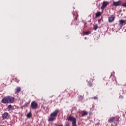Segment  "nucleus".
Returning <instances> with one entry per match:
<instances>
[{"label":"nucleus","mask_w":126,"mask_h":126,"mask_svg":"<svg viewBox=\"0 0 126 126\" xmlns=\"http://www.w3.org/2000/svg\"><path fill=\"white\" fill-rule=\"evenodd\" d=\"M58 114H59V110L56 109L53 112H52L50 116L48 117V121L49 122H54L55 120H56V118H57V116H58Z\"/></svg>","instance_id":"nucleus-1"},{"label":"nucleus","mask_w":126,"mask_h":126,"mask_svg":"<svg viewBox=\"0 0 126 126\" xmlns=\"http://www.w3.org/2000/svg\"><path fill=\"white\" fill-rule=\"evenodd\" d=\"M69 120L72 122V126H76V118L74 117H69Z\"/></svg>","instance_id":"nucleus-2"},{"label":"nucleus","mask_w":126,"mask_h":126,"mask_svg":"<svg viewBox=\"0 0 126 126\" xmlns=\"http://www.w3.org/2000/svg\"><path fill=\"white\" fill-rule=\"evenodd\" d=\"M31 107L32 109L35 110L38 108V103L36 101H33L31 104Z\"/></svg>","instance_id":"nucleus-3"},{"label":"nucleus","mask_w":126,"mask_h":126,"mask_svg":"<svg viewBox=\"0 0 126 126\" xmlns=\"http://www.w3.org/2000/svg\"><path fill=\"white\" fill-rule=\"evenodd\" d=\"M110 2L108 1H103L102 3V5L101 7V9H104L105 7H107L109 5Z\"/></svg>","instance_id":"nucleus-4"},{"label":"nucleus","mask_w":126,"mask_h":126,"mask_svg":"<svg viewBox=\"0 0 126 126\" xmlns=\"http://www.w3.org/2000/svg\"><path fill=\"white\" fill-rule=\"evenodd\" d=\"M1 102L3 104H9L8 96L4 97L2 99Z\"/></svg>","instance_id":"nucleus-5"},{"label":"nucleus","mask_w":126,"mask_h":126,"mask_svg":"<svg viewBox=\"0 0 126 126\" xmlns=\"http://www.w3.org/2000/svg\"><path fill=\"white\" fill-rule=\"evenodd\" d=\"M8 100H9V104H12L14 103V101H15V98L14 97L8 96Z\"/></svg>","instance_id":"nucleus-6"},{"label":"nucleus","mask_w":126,"mask_h":126,"mask_svg":"<svg viewBox=\"0 0 126 126\" xmlns=\"http://www.w3.org/2000/svg\"><path fill=\"white\" fill-rule=\"evenodd\" d=\"M125 22H126V20H120L118 24V27H119V28H122L124 26V23H125Z\"/></svg>","instance_id":"nucleus-7"},{"label":"nucleus","mask_w":126,"mask_h":126,"mask_svg":"<svg viewBox=\"0 0 126 126\" xmlns=\"http://www.w3.org/2000/svg\"><path fill=\"white\" fill-rule=\"evenodd\" d=\"M121 4H122V1H118L117 2H113V5L114 6H119V5H120Z\"/></svg>","instance_id":"nucleus-8"},{"label":"nucleus","mask_w":126,"mask_h":126,"mask_svg":"<svg viewBox=\"0 0 126 126\" xmlns=\"http://www.w3.org/2000/svg\"><path fill=\"white\" fill-rule=\"evenodd\" d=\"M119 119H116L114 121L112 122L111 124V126H118V123Z\"/></svg>","instance_id":"nucleus-9"},{"label":"nucleus","mask_w":126,"mask_h":126,"mask_svg":"<svg viewBox=\"0 0 126 126\" xmlns=\"http://www.w3.org/2000/svg\"><path fill=\"white\" fill-rule=\"evenodd\" d=\"M116 120L117 119H116V117H112L108 119V122L109 123H113V122H115V121H116Z\"/></svg>","instance_id":"nucleus-10"},{"label":"nucleus","mask_w":126,"mask_h":126,"mask_svg":"<svg viewBox=\"0 0 126 126\" xmlns=\"http://www.w3.org/2000/svg\"><path fill=\"white\" fill-rule=\"evenodd\" d=\"M115 20V18L113 16H111L108 18V21L109 22H113Z\"/></svg>","instance_id":"nucleus-11"},{"label":"nucleus","mask_w":126,"mask_h":126,"mask_svg":"<svg viewBox=\"0 0 126 126\" xmlns=\"http://www.w3.org/2000/svg\"><path fill=\"white\" fill-rule=\"evenodd\" d=\"M8 116V113L7 112H5L2 115L3 120H5V119L7 118V116Z\"/></svg>","instance_id":"nucleus-12"},{"label":"nucleus","mask_w":126,"mask_h":126,"mask_svg":"<svg viewBox=\"0 0 126 126\" xmlns=\"http://www.w3.org/2000/svg\"><path fill=\"white\" fill-rule=\"evenodd\" d=\"M21 90V88L19 87H17L15 90V93H18L20 92Z\"/></svg>","instance_id":"nucleus-13"},{"label":"nucleus","mask_w":126,"mask_h":126,"mask_svg":"<svg viewBox=\"0 0 126 126\" xmlns=\"http://www.w3.org/2000/svg\"><path fill=\"white\" fill-rule=\"evenodd\" d=\"M8 111H11L12 110H14L13 109V106H12V105H9L8 106H7V108Z\"/></svg>","instance_id":"nucleus-14"},{"label":"nucleus","mask_w":126,"mask_h":126,"mask_svg":"<svg viewBox=\"0 0 126 126\" xmlns=\"http://www.w3.org/2000/svg\"><path fill=\"white\" fill-rule=\"evenodd\" d=\"M90 34H91V32L88 31L84 32L83 33V36H84V35H90Z\"/></svg>","instance_id":"nucleus-15"},{"label":"nucleus","mask_w":126,"mask_h":126,"mask_svg":"<svg viewBox=\"0 0 126 126\" xmlns=\"http://www.w3.org/2000/svg\"><path fill=\"white\" fill-rule=\"evenodd\" d=\"M87 115H88V113L87 111H83L81 117H85V116H87Z\"/></svg>","instance_id":"nucleus-16"},{"label":"nucleus","mask_w":126,"mask_h":126,"mask_svg":"<svg viewBox=\"0 0 126 126\" xmlns=\"http://www.w3.org/2000/svg\"><path fill=\"white\" fill-rule=\"evenodd\" d=\"M27 118H30L32 117V113H31V112H29L27 114Z\"/></svg>","instance_id":"nucleus-17"},{"label":"nucleus","mask_w":126,"mask_h":126,"mask_svg":"<svg viewBox=\"0 0 126 126\" xmlns=\"http://www.w3.org/2000/svg\"><path fill=\"white\" fill-rule=\"evenodd\" d=\"M101 13L100 12H98L96 13V17H99V16H101Z\"/></svg>","instance_id":"nucleus-18"},{"label":"nucleus","mask_w":126,"mask_h":126,"mask_svg":"<svg viewBox=\"0 0 126 126\" xmlns=\"http://www.w3.org/2000/svg\"><path fill=\"white\" fill-rule=\"evenodd\" d=\"M97 29H98V25L97 24L94 25V30H97Z\"/></svg>","instance_id":"nucleus-19"},{"label":"nucleus","mask_w":126,"mask_h":126,"mask_svg":"<svg viewBox=\"0 0 126 126\" xmlns=\"http://www.w3.org/2000/svg\"><path fill=\"white\" fill-rule=\"evenodd\" d=\"M122 6L123 7H126V2H124L122 4Z\"/></svg>","instance_id":"nucleus-20"},{"label":"nucleus","mask_w":126,"mask_h":126,"mask_svg":"<svg viewBox=\"0 0 126 126\" xmlns=\"http://www.w3.org/2000/svg\"><path fill=\"white\" fill-rule=\"evenodd\" d=\"M92 99H94L95 100H98V97H97V96L94 97H92Z\"/></svg>","instance_id":"nucleus-21"},{"label":"nucleus","mask_w":126,"mask_h":126,"mask_svg":"<svg viewBox=\"0 0 126 126\" xmlns=\"http://www.w3.org/2000/svg\"><path fill=\"white\" fill-rule=\"evenodd\" d=\"M88 85H89V86H91L92 85V83H91V82H89Z\"/></svg>","instance_id":"nucleus-22"},{"label":"nucleus","mask_w":126,"mask_h":126,"mask_svg":"<svg viewBox=\"0 0 126 126\" xmlns=\"http://www.w3.org/2000/svg\"><path fill=\"white\" fill-rule=\"evenodd\" d=\"M83 97L82 96H80V97L79 98V100H80V101H81V99H83Z\"/></svg>","instance_id":"nucleus-23"},{"label":"nucleus","mask_w":126,"mask_h":126,"mask_svg":"<svg viewBox=\"0 0 126 126\" xmlns=\"http://www.w3.org/2000/svg\"><path fill=\"white\" fill-rule=\"evenodd\" d=\"M73 13V16H75V17H76V15H77V14H76V13Z\"/></svg>","instance_id":"nucleus-24"},{"label":"nucleus","mask_w":126,"mask_h":126,"mask_svg":"<svg viewBox=\"0 0 126 126\" xmlns=\"http://www.w3.org/2000/svg\"><path fill=\"white\" fill-rule=\"evenodd\" d=\"M16 81L18 83V82H19V80L16 79Z\"/></svg>","instance_id":"nucleus-25"},{"label":"nucleus","mask_w":126,"mask_h":126,"mask_svg":"<svg viewBox=\"0 0 126 126\" xmlns=\"http://www.w3.org/2000/svg\"><path fill=\"white\" fill-rule=\"evenodd\" d=\"M119 98H120V99H123V96L120 95V96H119Z\"/></svg>","instance_id":"nucleus-26"},{"label":"nucleus","mask_w":126,"mask_h":126,"mask_svg":"<svg viewBox=\"0 0 126 126\" xmlns=\"http://www.w3.org/2000/svg\"><path fill=\"white\" fill-rule=\"evenodd\" d=\"M66 126H69V123H66Z\"/></svg>","instance_id":"nucleus-27"},{"label":"nucleus","mask_w":126,"mask_h":126,"mask_svg":"<svg viewBox=\"0 0 126 126\" xmlns=\"http://www.w3.org/2000/svg\"><path fill=\"white\" fill-rule=\"evenodd\" d=\"M113 78L114 80H116V77H115L114 76H113Z\"/></svg>","instance_id":"nucleus-28"},{"label":"nucleus","mask_w":126,"mask_h":126,"mask_svg":"<svg viewBox=\"0 0 126 126\" xmlns=\"http://www.w3.org/2000/svg\"><path fill=\"white\" fill-rule=\"evenodd\" d=\"M72 23H74V21H72Z\"/></svg>","instance_id":"nucleus-29"},{"label":"nucleus","mask_w":126,"mask_h":126,"mask_svg":"<svg viewBox=\"0 0 126 126\" xmlns=\"http://www.w3.org/2000/svg\"><path fill=\"white\" fill-rule=\"evenodd\" d=\"M75 20H77V19L75 18Z\"/></svg>","instance_id":"nucleus-30"},{"label":"nucleus","mask_w":126,"mask_h":126,"mask_svg":"<svg viewBox=\"0 0 126 126\" xmlns=\"http://www.w3.org/2000/svg\"><path fill=\"white\" fill-rule=\"evenodd\" d=\"M84 39H85V40H86V37H85Z\"/></svg>","instance_id":"nucleus-31"}]
</instances>
